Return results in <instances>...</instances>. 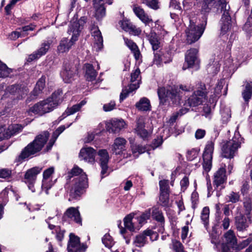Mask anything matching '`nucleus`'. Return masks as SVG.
I'll return each mask as SVG.
<instances>
[{"mask_svg": "<svg viewBox=\"0 0 252 252\" xmlns=\"http://www.w3.org/2000/svg\"><path fill=\"white\" fill-rule=\"evenodd\" d=\"M46 77L42 76L37 81L36 86L32 92V95L34 96H38L44 89L45 85Z\"/></svg>", "mask_w": 252, "mask_h": 252, "instance_id": "79ce46f5", "label": "nucleus"}, {"mask_svg": "<svg viewBox=\"0 0 252 252\" xmlns=\"http://www.w3.org/2000/svg\"><path fill=\"white\" fill-rule=\"evenodd\" d=\"M64 216L79 224H82V219L77 208L69 207L64 213Z\"/></svg>", "mask_w": 252, "mask_h": 252, "instance_id": "cd10ccee", "label": "nucleus"}, {"mask_svg": "<svg viewBox=\"0 0 252 252\" xmlns=\"http://www.w3.org/2000/svg\"><path fill=\"white\" fill-rule=\"evenodd\" d=\"M169 199V192H160L159 200L162 202L163 205L167 204Z\"/></svg>", "mask_w": 252, "mask_h": 252, "instance_id": "680f3d73", "label": "nucleus"}, {"mask_svg": "<svg viewBox=\"0 0 252 252\" xmlns=\"http://www.w3.org/2000/svg\"><path fill=\"white\" fill-rule=\"evenodd\" d=\"M185 62L188 64L187 67L184 65L183 69L185 70L187 68L195 67L198 68L199 60L198 58V50L195 48H192L188 50L185 55Z\"/></svg>", "mask_w": 252, "mask_h": 252, "instance_id": "ddd939ff", "label": "nucleus"}, {"mask_svg": "<svg viewBox=\"0 0 252 252\" xmlns=\"http://www.w3.org/2000/svg\"><path fill=\"white\" fill-rule=\"evenodd\" d=\"M218 6H220L221 10L223 11L220 24L221 33L225 34L229 30L231 26L229 6L227 5L226 0H205L202 8L205 12H208L213 8H218Z\"/></svg>", "mask_w": 252, "mask_h": 252, "instance_id": "f03ea898", "label": "nucleus"}, {"mask_svg": "<svg viewBox=\"0 0 252 252\" xmlns=\"http://www.w3.org/2000/svg\"><path fill=\"white\" fill-rule=\"evenodd\" d=\"M172 54V51L170 50L169 51H166V52L163 54V62L164 63H168L172 62L173 56Z\"/></svg>", "mask_w": 252, "mask_h": 252, "instance_id": "13d9d810", "label": "nucleus"}, {"mask_svg": "<svg viewBox=\"0 0 252 252\" xmlns=\"http://www.w3.org/2000/svg\"><path fill=\"white\" fill-rule=\"evenodd\" d=\"M147 236H149L152 241L157 240L158 235L156 232L150 229H147L142 234L137 235L133 241V244L137 247H142L147 243Z\"/></svg>", "mask_w": 252, "mask_h": 252, "instance_id": "9b49d317", "label": "nucleus"}, {"mask_svg": "<svg viewBox=\"0 0 252 252\" xmlns=\"http://www.w3.org/2000/svg\"><path fill=\"white\" fill-rule=\"evenodd\" d=\"M87 247L83 244L80 243L78 237L71 233L69 235V240L67 246L68 252H85Z\"/></svg>", "mask_w": 252, "mask_h": 252, "instance_id": "f8f14e48", "label": "nucleus"}, {"mask_svg": "<svg viewBox=\"0 0 252 252\" xmlns=\"http://www.w3.org/2000/svg\"><path fill=\"white\" fill-rule=\"evenodd\" d=\"M135 106L138 110L141 111H150L151 109L149 99L145 97L141 98L139 101L136 103Z\"/></svg>", "mask_w": 252, "mask_h": 252, "instance_id": "4c0bfd02", "label": "nucleus"}, {"mask_svg": "<svg viewBox=\"0 0 252 252\" xmlns=\"http://www.w3.org/2000/svg\"><path fill=\"white\" fill-rule=\"evenodd\" d=\"M206 97L205 92L201 90L194 91L193 94L188 99L184 104L185 107L181 108L179 111L174 115V120L178 117L187 113L189 111L187 107H195L202 103Z\"/></svg>", "mask_w": 252, "mask_h": 252, "instance_id": "423d86ee", "label": "nucleus"}, {"mask_svg": "<svg viewBox=\"0 0 252 252\" xmlns=\"http://www.w3.org/2000/svg\"><path fill=\"white\" fill-rule=\"evenodd\" d=\"M65 129V127L64 126H61L54 132L52 138L46 147L45 151L46 152H48L51 149L59 135L61 134Z\"/></svg>", "mask_w": 252, "mask_h": 252, "instance_id": "e433bc0d", "label": "nucleus"}, {"mask_svg": "<svg viewBox=\"0 0 252 252\" xmlns=\"http://www.w3.org/2000/svg\"><path fill=\"white\" fill-rule=\"evenodd\" d=\"M50 134L47 131L37 135L34 140L29 143L22 151L19 158L24 159L36 155L39 152L47 143Z\"/></svg>", "mask_w": 252, "mask_h": 252, "instance_id": "7ed1b4c3", "label": "nucleus"}, {"mask_svg": "<svg viewBox=\"0 0 252 252\" xmlns=\"http://www.w3.org/2000/svg\"><path fill=\"white\" fill-rule=\"evenodd\" d=\"M76 69L69 63H65L61 72V76L65 83H70L76 73Z\"/></svg>", "mask_w": 252, "mask_h": 252, "instance_id": "412c9836", "label": "nucleus"}, {"mask_svg": "<svg viewBox=\"0 0 252 252\" xmlns=\"http://www.w3.org/2000/svg\"><path fill=\"white\" fill-rule=\"evenodd\" d=\"M173 88L171 86L159 87L158 89V94L160 104H164L173 97Z\"/></svg>", "mask_w": 252, "mask_h": 252, "instance_id": "dca6fc26", "label": "nucleus"}, {"mask_svg": "<svg viewBox=\"0 0 252 252\" xmlns=\"http://www.w3.org/2000/svg\"><path fill=\"white\" fill-rule=\"evenodd\" d=\"M35 26L31 24L30 25L26 26L22 28V30L20 32L15 31L12 32L9 35V38L12 40H15L19 37L25 36V32L29 31H33L34 29Z\"/></svg>", "mask_w": 252, "mask_h": 252, "instance_id": "f704fd0d", "label": "nucleus"}, {"mask_svg": "<svg viewBox=\"0 0 252 252\" xmlns=\"http://www.w3.org/2000/svg\"><path fill=\"white\" fill-rule=\"evenodd\" d=\"M159 184L160 192H168L169 187L167 180H161L159 181Z\"/></svg>", "mask_w": 252, "mask_h": 252, "instance_id": "bf43d9fd", "label": "nucleus"}, {"mask_svg": "<svg viewBox=\"0 0 252 252\" xmlns=\"http://www.w3.org/2000/svg\"><path fill=\"white\" fill-rule=\"evenodd\" d=\"M133 11L135 14L146 25L152 22V19L150 18L144 10L140 6L135 5L133 8Z\"/></svg>", "mask_w": 252, "mask_h": 252, "instance_id": "2f4dec72", "label": "nucleus"}, {"mask_svg": "<svg viewBox=\"0 0 252 252\" xmlns=\"http://www.w3.org/2000/svg\"><path fill=\"white\" fill-rule=\"evenodd\" d=\"M199 150L197 148H192L188 150L187 152V158L188 160L192 161L197 158L198 155Z\"/></svg>", "mask_w": 252, "mask_h": 252, "instance_id": "603ef678", "label": "nucleus"}, {"mask_svg": "<svg viewBox=\"0 0 252 252\" xmlns=\"http://www.w3.org/2000/svg\"><path fill=\"white\" fill-rule=\"evenodd\" d=\"M50 47V43L49 41L42 43L40 48L29 56L27 61L30 62L40 58L47 52Z\"/></svg>", "mask_w": 252, "mask_h": 252, "instance_id": "5701e85b", "label": "nucleus"}, {"mask_svg": "<svg viewBox=\"0 0 252 252\" xmlns=\"http://www.w3.org/2000/svg\"><path fill=\"white\" fill-rule=\"evenodd\" d=\"M91 33L94 39V47L96 51H98L103 47V38L101 33L97 27L92 28Z\"/></svg>", "mask_w": 252, "mask_h": 252, "instance_id": "a878e982", "label": "nucleus"}, {"mask_svg": "<svg viewBox=\"0 0 252 252\" xmlns=\"http://www.w3.org/2000/svg\"><path fill=\"white\" fill-rule=\"evenodd\" d=\"M205 28L203 24L196 25L193 20H190L189 25L186 30L187 43L191 44L197 41L203 33Z\"/></svg>", "mask_w": 252, "mask_h": 252, "instance_id": "0eeeda50", "label": "nucleus"}, {"mask_svg": "<svg viewBox=\"0 0 252 252\" xmlns=\"http://www.w3.org/2000/svg\"><path fill=\"white\" fill-rule=\"evenodd\" d=\"M7 92L9 94L16 95V98L18 99H21L23 97V90L21 88L20 86L18 85H13L8 86L6 88Z\"/></svg>", "mask_w": 252, "mask_h": 252, "instance_id": "58836bf2", "label": "nucleus"}, {"mask_svg": "<svg viewBox=\"0 0 252 252\" xmlns=\"http://www.w3.org/2000/svg\"><path fill=\"white\" fill-rule=\"evenodd\" d=\"M174 250L176 252H186L182 243L178 241H174Z\"/></svg>", "mask_w": 252, "mask_h": 252, "instance_id": "774afa93", "label": "nucleus"}, {"mask_svg": "<svg viewBox=\"0 0 252 252\" xmlns=\"http://www.w3.org/2000/svg\"><path fill=\"white\" fill-rule=\"evenodd\" d=\"M209 214L210 210L208 207H204L201 213L200 219L201 222L203 224L206 229H208L209 227Z\"/></svg>", "mask_w": 252, "mask_h": 252, "instance_id": "a19ab883", "label": "nucleus"}, {"mask_svg": "<svg viewBox=\"0 0 252 252\" xmlns=\"http://www.w3.org/2000/svg\"><path fill=\"white\" fill-rule=\"evenodd\" d=\"M67 180H71V188L69 191V201L77 199L83 193L84 189L88 187V178L83 170L77 166H75L66 176Z\"/></svg>", "mask_w": 252, "mask_h": 252, "instance_id": "f257e3e1", "label": "nucleus"}, {"mask_svg": "<svg viewBox=\"0 0 252 252\" xmlns=\"http://www.w3.org/2000/svg\"><path fill=\"white\" fill-rule=\"evenodd\" d=\"M95 8V17L98 19H101L105 15V8L103 4H111L112 0H94Z\"/></svg>", "mask_w": 252, "mask_h": 252, "instance_id": "393cba45", "label": "nucleus"}, {"mask_svg": "<svg viewBox=\"0 0 252 252\" xmlns=\"http://www.w3.org/2000/svg\"><path fill=\"white\" fill-rule=\"evenodd\" d=\"M11 70L7 65L0 61V77H7L11 73Z\"/></svg>", "mask_w": 252, "mask_h": 252, "instance_id": "de8ad7c7", "label": "nucleus"}, {"mask_svg": "<svg viewBox=\"0 0 252 252\" xmlns=\"http://www.w3.org/2000/svg\"><path fill=\"white\" fill-rule=\"evenodd\" d=\"M192 90V88L183 85H180L179 88L178 86L174 88V101L178 100L180 103V101L184 95V92H189Z\"/></svg>", "mask_w": 252, "mask_h": 252, "instance_id": "72a5a7b5", "label": "nucleus"}, {"mask_svg": "<svg viewBox=\"0 0 252 252\" xmlns=\"http://www.w3.org/2000/svg\"><path fill=\"white\" fill-rule=\"evenodd\" d=\"M134 130L137 135L143 140H146L150 135V133L145 128V120L142 117H139L137 119Z\"/></svg>", "mask_w": 252, "mask_h": 252, "instance_id": "a211bd4d", "label": "nucleus"}, {"mask_svg": "<svg viewBox=\"0 0 252 252\" xmlns=\"http://www.w3.org/2000/svg\"><path fill=\"white\" fill-rule=\"evenodd\" d=\"M139 88L138 84H131L128 86V89H123L120 96V101L125 99L130 93L134 91Z\"/></svg>", "mask_w": 252, "mask_h": 252, "instance_id": "37998d69", "label": "nucleus"}, {"mask_svg": "<svg viewBox=\"0 0 252 252\" xmlns=\"http://www.w3.org/2000/svg\"><path fill=\"white\" fill-rule=\"evenodd\" d=\"M102 242L106 247L110 248L114 244V241L112 237L108 234H106L102 239Z\"/></svg>", "mask_w": 252, "mask_h": 252, "instance_id": "864d4df0", "label": "nucleus"}, {"mask_svg": "<svg viewBox=\"0 0 252 252\" xmlns=\"http://www.w3.org/2000/svg\"><path fill=\"white\" fill-rule=\"evenodd\" d=\"M220 64L216 59H211L207 66L208 73L215 75L220 70Z\"/></svg>", "mask_w": 252, "mask_h": 252, "instance_id": "c9c22d12", "label": "nucleus"}, {"mask_svg": "<svg viewBox=\"0 0 252 252\" xmlns=\"http://www.w3.org/2000/svg\"><path fill=\"white\" fill-rule=\"evenodd\" d=\"M132 216L131 215H127L124 219V223L125 227H120L119 225V227L120 229V232L122 235H124L126 233V229H127L130 231H134L136 229H139V226H136L134 224V222L132 221Z\"/></svg>", "mask_w": 252, "mask_h": 252, "instance_id": "bb28decb", "label": "nucleus"}, {"mask_svg": "<svg viewBox=\"0 0 252 252\" xmlns=\"http://www.w3.org/2000/svg\"><path fill=\"white\" fill-rule=\"evenodd\" d=\"M3 128L5 131L3 130L1 133L2 138L3 139H7L13 135L20 132L23 129V126L21 125L14 124L9 126L7 128L3 127Z\"/></svg>", "mask_w": 252, "mask_h": 252, "instance_id": "c756f323", "label": "nucleus"}, {"mask_svg": "<svg viewBox=\"0 0 252 252\" xmlns=\"http://www.w3.org/2000/svg\"><path fill=\"white\" fill-rule=\"evenodd\" d=\"M116 103L114 101H111L109 103L105 104L103 108L104 111L108 112L113 110L115 108Z\"/></svg>", "mask_w": 252, "mask_h": 252, "instance_id": "0e129e2a", "label": "nucleus"}, {"mask_svg": "<svg viewBox=\"0 0 252 252\" xmlns=\"http://www.w3.org/2000/svg\"><path fill=\"white\" fill-rule=\"evenodd\" d=\"M126 126V123L123 120L112 119L106 124V129L109 132L117 133Z\"/></svg>", "mask_w": 252, "mask_h": 252, "instance_id": "4be33fe9", "label": "nucleus"}, {"mask_svg": "<svg viewBox=\"0 0 252 252\" xmlns=\"http://www.w3.org/2000/svg\"><path fill=\"white\" fill-rule=\"evenodd\" d=\"M189 185V178L187 176H185L180 181L181 190L185 191Z\"/></svg>", "mask_w": 252, "mask_h": 252, "instance_id": "052dcab7", "label": "nucleus"}, {"mask_svg": "<svg viewBox=\"0 0 252 252\" xmlns=\"http://www.w3.org/2000/svg\"><path fill=\"white\" fill-rule=\"evenodd\" d=\"M58 220V217L48 218L46 222L48 224V227L52 230V233H56V238L59 241H61L63 237L65 231L63 229H61V227L58 226H56L52 223H55L54 220Z\"/></svg>", "mask_w": 252, "mask_h": 252, "instance_id": "aec40b11", "label": "nucleus"}, {"mask_svg": "<svg viewBox=\"0 0 252 252\" xmlns=\"http://www.w3.org/2000/svg\"><path fill=\"white\" fill-rule=\"evenodd\" d=\"M227 177L226 170L224 167L220 168L214 174L213 185L215 189L220 187V189L224 188V184L226 183Z\"/></svg>", "mask_w": 252, "mask_h": 252, "instance_id": "2eb2a0df", "label": "nucleus"}, {"mask_svg": "<svg viewBox=\"0 0 252 252\" xmlns=\"http://www.w3.org/2000/svg\"><path fill=\"white\" fill-rule=\"evenodd\" d=\"M143 3L145 4L149 7L157 10L159 8L158 2L157 0H141Z\"/></svg>", "mask_w": 252, "mask_h": 252, "instance_id": "5fc2aeb1", "label": "nucleus"}, {"mask_svg": "<svg viewBox=\"0 0 252 252\" xmlns=\"http://www.w3.org/2000/svg\"><path fill=\"white\" fill-rule=\"evenodd\" d=\"M242 142H243V139L241 137L239 132L235 131L232 139L222 144V156L228 158H233Z\"/></svg>", "mask_w": 252, "mask_h": 252, "instance_id": "39448f33", "label": "nucleus"}, {"mask_svg": "<svg viewBox=\"0 0 252 252\" xmlns=\"http://www.w3.org/2000/svg\"><path fill=\"white\" fill-rule=\"evenodd\" d=\"M226 199H227V202L235 203L238 202L240 200L239 193L238 192L231 191L226 195Z\"/></svg>", "mask_w": 252, "mask_h": 252, "instance_id": "09e8293b", "label": "nucleus"}, {"mask_svg": "<svg viewBox=\"0 0 252 252\" xmlns=\"http://www.w3.org/2000/svg\"><path fill=\"white\" fill-rule=\"evenodd\" d=\"M124 40L126 45L131 50V52L135 50L138 48L136 44L132 40L126 37H124Z\"/></svg>", "mask_w": 252, "mask_h": 252, "instance_id": "4d7b16f0", "label": "nucleus"}, {"mask_svg": "<svg viewBox=\"0 0 252 252\" xmlns=\"http://www.w3.org/2000/svg\"><path fill=\"white\" fill-rule=\"evenodd\" d=\"M96 151L92 147L82 148L79 153V158L88 162L94 161Z\"/></svg>", "mask_w": 252, "mask_h": 252, "instance_id": "b1692460", "label": "nucleus"}, {"mask_svg": "<svg viewBox=\"0 0 252 252\" xmlns=\"http://www.w3.org/2000/svg\"><path fill=\"white\" fill-rule=\"evenodd\" d=\"M252 95V83H248L242 92V95L244 100L248 102Z\"/></svg>", "mask_w": 252, "mask_h": 252, "instance_id": "49530a36", "label": "nucleus"}, {"mask_svg": "<svg viewBox=\"0 0 252 252\" xmlns=\"http://www.w3.org/2000/svg\"><path fill=\"white\" fill-rule=\"evenodd\" d=\"M237 248L236 238L233 231L229 230L224 235L222 252H235Z\"/></svg>", "mask_w": 252, "mask_h": 252, "instance_id": "6e6552de", "label": "nucleus"}, {"mask_svg": "<svg viewBox=\"0 0 252 252\" xmlns=\"http://www.w3.org/2000/svg\"><path fill=\"white\" fill-rule=\"evenodd\" d=\"M126 141L122 137H118L114 140L112 151L116 155H119L126 150Z\"/></svg>", "mask_w": 252, "mask_h": 252, "instance_id": "7c9ffc66", "label": "nucleus"}, {"mask_svg": "<svg viewBox=\"0 0 252 252\" xmlns=\"http://www.w3.org/2000/svg\"><path fill=\"white\" fill-rule=\"evenodd\" d=\"M98 155L99 157L100 165L101 167V177L103 178L108 175L107 164L109 157L107 151L104 149L99 150Z\"/></svg>", "mask_w": 252, "mask_h": 252, "instance_id": "f3484780", "label": "nucleus"}, {"mask_svg": "<svg viewBox=\"0 0 252 252\" xmlns=\"http://www.w3.org/2000/svg\"><path fill=\"white\" fill-rule=\"evenodd\" d=\"M149 41L154 52L158 50L160 47V43L155 33H151L149 37Z\"/></svg>", "mask_w": 252, "mask_h": 252, "instance_id": "c03bdc74", "label": "nucleus"}, {"mask_svg": "<svg viewBox=\"0 0 252 252\" xmlns=\"http://www.w3.org/2000/svg\"><path fill=\"white\" fill-rule=\"evenodd\" d=\"M86 69L85 76L87 80L92 81L95 80L96 76V72L93 67V66L89 63L85 64Z\"/></svg>", "mask_w": 252, "mask_h": 252, "instance_id": "ea45409f", "label": "nucleus"}, {"mask_svg": "<svg viewBox=\"0 0 252 252\" xmlns=\"http://www.w3.org/2000/svg\"><path fill=\"white\" fill-rule=\"evenodd\" d=\"M86 103V101L85 100H83L79 104L74 105L70 108H67L63 115L59 118V121H61L64 119L66 116L73 114L74 113L78 112Z\"/></svg>", "mask_w": 252, "mask_h": 252, "instance_id": "473e14b6", "label": "nucleus"}, {"mask_svg": "<svg viewBox=\"0 0 252 252\" xmlns=\"http://www.w3.org/2000/svg\"><path fill=\"white\" fill-rule=\"evenodd\" d=\"M54 182L52 179H43L41 186L42 189L44 190L46 193L48 194L49 193L48 190L51 188Z\"/></svg>", "mask_w": 252, "mask_h": 252, "instance_id": "8fccbe9b", "label": "nucleus"}, {"mask_svg": "<svg viewBox=\"0 0 252 252\" xmlns=\"http://www.w3.org/2000/svg\"><path fill=\"white\" fill-rule=\"evenodd\" d=\"M85 22L80 19L78 22H71L69 26L67 32L72 33L71 38L68 40L66 38H63L58 46V51L60 53H64L68 52L75 42L78 40L81 27Z\"/></svg>", "mask_w": 252, "mask_h": 252, "instance_id": "20e7f679", "label": "nucleus"}, {"mask_svg": "<svg viewBox=\"0 0 252 252\" xmlns=\"http://www.w3.org/2000/svg\"><path fill=\"white\" fill-rule=\"evenodd\" d=\"M54 172V168L52 167H50L45 170L43 174V179H50L51 176L53 174Z\"/></svg>", "mask_w": 252, "mask_h": 252, "instance_id": "338daca9", "label": "nucleus"}, {"mask_svg": "<svg viewBox=\"0 0 252 252\" xmlns=\"http://www.w3.org/2000/svg\"><path fill=\"white\" fill-rule=\"evenodd\" d=\"M122 28L126 32H128L132 24L128 20H124L120 23Z\"/></svg>", "mask_w": 252, "mask_h": 252, "instance_id": "69168bd1", "label": "nucleus"}, {"mask_svg": "<svg viewBox=\"0 0 252 252\" xmlns=\"http://www.w3.org/2000/svg\"><path fill=\"white\" fill-rule=\"evenodd\" d=\"M53 110V107L47 102V99L41 101L30 109V111L34 114L42 116L43 114L49 113Z\"/></svg>", "mask_w": 252, "mask_h": 252, "instance_id": "4468645a", "label": "nucleus"}, {"mask_svg": "<svg viewBox=\"0 0 252 252\" xmlns=\"http://www.w3.org/2000/svg\"><path fill=\"white\" fill-rule=\"evenodd\" d=\"M42 170V168L34 167L26 172L24 176V182L27 185L28 188L32 192L35 191L34 184L36 180L37 174Z\"/></svg>", "mask_w": 252, "mask_h": 252, "instance_id": "1a4fd4ad", "label": "nucleus"}, {"mask_svg": "<svg viewBox=\"0 0 252 252\" xmlns=\"http://www.w3.org/2000/svg\"><path fill=\"white\" fill-rule=\"evenodd\" d=\"M63 93L61 90L54 92L51 96L47 98V101L53 107V110L56 108L63 100Z\"/></svg>", "mask_w": 252, "mask_h": 252, "instance_id": "c85d7f7f", "label": "nucleus"}, {"mask_svg": "<svg viewBox=\"0 0 252 252\" xmlns=\"http://www.w3.org/2000/svg\"><path fill=\"white\" fill-rule=\"evenodd\" d=\"M134 130L137 135L143 140H146L150 135V133L145 128V120L142 117H139L137 119Z\"/></svg>", "mask_w": 252, "mask_h": 252, "instance_id": "6ab92c4d", "label": "nucleus"}, {"mask_svg": "<svg viewBox=\"0 0 252 252\" xmlns=\"http://www.w3.org/2000/svg\"><path fill=\"white\" fill-rule=\"evenodd\" d=\"M244 207L245 210V214L246 215H250L252 209V201L250 198L246 197L244 200Z\"/></svg>", "mask_w": 252, "mask_h": 252, "instance_id": "3c124183", "label": "nucleus"}, {"mask_svg": "<svg viewBox=\"0 0 252 252\" xmlns=\"http://www.w3.org/2000/svg\"><path fill=\"white\" fill-rule=\"evenodd\" d=\"M236 226L237 230L240 232L244 231L248 227L246 219L243 217L237 218Z\"/></svg>", "mask_w": 252, "mask_h": 252, "instance_id": "a18cd8bd", "label": "nucleus"}, {"mask_svg": "<svg viewBox=\"0 0 252 252\" xmlns=\"http://www.w3.org/2000/svg\"><path fill=\"white\" fill-rule=\"evenodd\" d=\"M224 84L223 80H221L218 82L217 86L215 88V94L216 96H219L220 94Z\"/></svg>", "mask_w": 252, "mask_h": 252, "instance_id": "e2e57ef3", "label": "nucleus"}, {"mask_svg": "<svg viewBox=\"0 0 252 252\" xmlns=\"http://www.w3.org/2000/svg\"><path fill=\"white\" fill-rule=\"evenodd\" d=\"M214 151V143L212 141L207 143L203 154V167L207 172L212 168V155Z\"/></svg>", "mask_w": 252, "mask_h": 252, "instance_id": "9d476101", "label": "nucleus"}, {"mask_svg": "<svg viewBox=\"0 0 252 252\" xmlns=\"http://www.w3.org/2000/svg\"><path fill=\"white\" fill-rule=\"evenodd\" d=\"M153 63L158 66L161 65L162 63H163L162 56L159 51L154 52Z\"/></svg>", "mask_w": 252, "mask_h": 252, "instance_id": "6e6d98bb", "label": "nucleus"}]
</instances>
